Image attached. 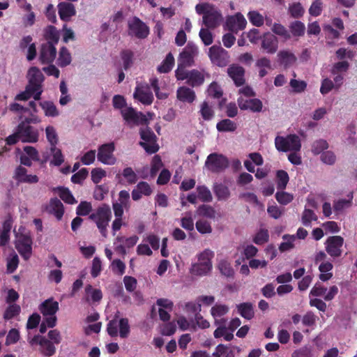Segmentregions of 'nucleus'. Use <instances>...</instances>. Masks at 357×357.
Wrapping results in <instances>:
<instances>
[{"label":"nucleus","mask_w":357,"mask_h":357,"mask_svg":"<svg viewBox=\"0 0 357 357\" xmlns=\"http://www.w3.org/2000/svg\"><path fill=\"white\" fill-rule=\"evenodd\" d=\"M139 238L134 235L127 238H124L123 236H117L114 244L116 245V250H119L122 253H126V248H130L133 247L138 241Z\"/></svg>","instance_id":"obj_29"},{"label":"nucleus","mask_w":357,"mask_h":357,"mask_svg":"<svg viewBox=\"0 0 357 357\" xmlns=\"http://www.w3.org/2000/svg\"><path fill=\"white\" fill-rule=\"evenodd\" d=\"M247 16L250 22L255 26L260 27L264 23V16L257 10L249 11Z\"/></svg>","instance_id":"obj_42"},{"label":"nucleus","mask_w":357,"mask_h":357,"mask_svg":"<svg viewBox=\"0 0 357 357\" xmlns=\"http://www.w3.org/2000/svg\"><path fill=\"white\" fill-rule=\"evenodd\" d=\"M46 210L48 213L53 214L58 220L61 219L64 212L63 204L56 198L50 199Z\"/></svg>","instance_id":"obj_31"},{"label":"nucleus","mask_w":357,"mask_h":357,"mask_svg":"<svg viewBox=\"0 0 357 357\" xmlns=\"http://www.w3.org/2000/svg\"><path fill=\"white\" fill-rule=\"evenodd\" d=\"M261 49L266 54H275L278 50V38L268 31L263 33L261 38Z\"/></svg>","instance_id":"obj_16"},{"label":"nucleus","mask_w":357,"mask_h":357,"mask_svg":"<svg viewBox=\"0 0 357 357\" xmlns=\"http://www.w3.org/2000/svg\"><path fill=\"white\" fill-rule=\"evenodd\" d=\"M349 67V63L348 61H342L335 63L331 70V73L332 75H336L337 73H343L347 71Z\"/></svg>","instance_id":"obj_62"},{"label":"nucleus","mask_w":357,"mask_h":357,"mask_svg":"<svg viewBox=\"0 0 357 357\" xmlns=\"http://www.w3.org/2000/svg\"><path fill=\"white\" fill-rule=\"evenodd\" d=\"M277 56L280 62L286 66L294 64L296 61L295 55L288 50L280 51Z\"/></svg>","instance_id":"obj_35"},{"label":"nucleus","mask_w":357,"mask_h":357,"mask_svg":"<svg viewBox=\"0 0 357 357\" xmlns=\"http://www.w3.org/2000/svg\"><path fill=\"white\" fill-rule=\"evenodd\" d=\"M323 10V1L321 0H314L309 9L308 12L311 16H319Z\"/></svg>","instance_id":"obj_56"},{"label":"nucleus","mask_w":357,"mask_h":357,"mask_svg":"<svg viewBox=\"0 0 357 357\" xmlns=\"http://www.w3.org/2000/svg\"><path fill=\"white\" fill-rule=\"evenodd\" d=\"M328 148V144L326 140L319 139L313 142L312 145V152L314 155H318L323 153V151Z\"/></svg>","instance_id":"obj_60"},{"label":"nucleus","mask_w":357,"mask_h":357,"mask_svg":"<svg viewBox=\"0 0 357 357\" xmlns=\"http://www.w3.org/2000/svg\"><path fill=\"white\" fill-rule=\"evenodd\" d=\"M56 48L51 43L43 45L41 47L40 60L42 63H52L56 56Z\"/></svg>","instance_id":"obj_25"},{"label":"nucleus","mask_w":357,"mask_h":357,"mask_svg":"<svg viewBox=\"0 0 357 357\" xmlns=\"http://www.w3.org/2000/svg\"><path fill=\"white\" fill-rule=\"evenodd\" d=\"M317 217L313 211L305 208L302 217L301 221L305 226H309L312 221L317 220Z\"/></svg>","instance_id":"obj_64"},{"label":"nucleus","mask_w":357,"mask_h":357,"mask_svg":"<svg viewBox=\"0 0 357 357\" xmlns=\"http://www.w3.org/2000/svg\"><path fill=\"white\" fill-rule=\"evenodd\" d=\"M237 101L239 108L242 110H250L252 112H260L263 108L262 102L258 98L247 100L240 96Z\"/></svg>","instance_id":"obj_24"},{"label":"nucleus","mask_w":357,"mask_h":357,"mask_svg":"<svg viewBox=\"0 0 357 357\" xmlns=\"http://www.w3.org/2000/svg\"><path fill=\"white\" fill-rule=\"evenodd\" d=\"M175 76L177 80H186V83L192 87L201 86L209 75L204 70L193 69L188 70L181 67H177L175 70Z\"/></svg>","instance_id":"obj_4"},{"label":"nucleus","mask_w":357,"mask_h":357,"mask_svg":"<svg viewBox=\"0 0 357 357\" xmlns=\"http://www.w3.org/2000/svg\"><path fill=\"white\" fill-rule=\"evenodd\" d=\"M228 305L223 303H216L213 305L210 310V314L214 319L215 325L225 324L226 320L222 317L229 312Z\"/></svg>","instance_id":"obj_23"},{"label":"nucleus","mask_w":357,"mask_h":357,"mask_svg":"<svg viewBox=\"0 0 357 357\" xmlns=\"http://www.w3.org/2000/svg\"><path fill=\"white\" fill-rule=\"evenodd\" d=\"M214 252L210 249H205L196 256L197 261L193 263L190 272L193 275L204 276L208 274L212 269V259Z\"/></svg>","instance_id":"obj_3"},{"label":"nucleus","mask_w":357,"mask_h":357,"mask_svg":"<svg viewBox=\"0 0 357 357\" xmlns=\"http://www.w3.org/2000/svg\"><path fill=\"white\" fill-rule=\"evenodd\" d=\"M112 218V211L109 205L102 204L89 215L103 237L107 236V227Z\"/></svg>","instance_id":"obj_5"},{"label":"nucleus","mask_w":357,"mask_h":357,"mask_svg":"<svg viewBox=\"0 0 357 357\" xmlns=\"http://www.w3.org/2000/svg\"><path fill=\"white\" fill-rule=\"evenodd\" d=\"M204 166L208 171L218 172L227 167L228 160L223 155L214 153L208 155Z\"/></svg>","instance_id":"obj_12"},{"label":"nucleus","mask_w":357,"mask_h":357,"mask_svg":"<svg viewBox=\"0 0 357 357\" xmlns=\"http://www.w3.org/2000/svg\"><path fill=\"white\" fill-rule=\"evenodd\" d=\"M344 238L340 236H333L326 241V250L331 257H340L342 254V247Z\"/></svg>","instance_id":"obj_20"},{"label":"nucleus","mask_w":357,"mask_h":357,"mask_svg":"<svg viewBox=\"0 0 357 357\" xmlns=\"http://www.w3.org/2000/svg\"><path fill=\"white\" fill-rule=\"evenodd\" d=\"M32 240L30 232L24 227H20L16 232L15 247L21 256L28 259L31 255L32 251Z\"/></svg>","instance_id":"obj_6"},{"label":"nucleus","mask_w":357,"mask_h":357,"mask_svg":"<svg viewBox=\"0 0 357 357\" xmlns=\"http://www.w3.org/2000/svg\"><path fill=\"white\" fill-rule=\"evenodd\" d=\"M13 178L20 183L33 184L38 183L39 181L37 175L29 174L27 169L21 165L15 169Z\"/></svg>","instance_id":"obj_19"},{"label":"nucleus","mask_w":357,"mask_h":357,"mask_svg":"<svg viewBox=\"0 0 357 357\" xmlns=\"http://www.w3.org/2000/svg\"><path fill=\"white\" fill-rule=\"evenodd\" d=\"M174 64V58L171 53H169L162 63L158 66V71L160 73L169 72Z\"/></svg>","instance_id":"obj_43"},{"label":"nucleus","mask_w":357,"mask_h":357,"mask_svg":"<svg viewBox=\"0 0 357 357\" xmlns=\"http://www.w3.org/2000/svg\"><path fill=\"white\" fill-rule=\"evenodd\" d=\"M107 331L111 337L119 336L121 338H126L130 334L128 320L124 318H114L108 323Z\"/></svg>","instance_id":"obj_8"},{"label":"nucleus","mask_w":357,"mask_h":357,"mask_svg":"<svg viewBox=\"0 0 357 357\" xmlns=\"http://www.w3.org/2000/svg\"><path fill=\"white\" fill-rule=\"evenodd\" d=\"M141 138L142 142L140 145L149 153H154L158 151L159 147L155 142L154 133L149 128L141 130Z\"/></svg>","instance_id":"obj_15"},{"label":"nucleus","mask_w":357,"mask_h":357,"mask_svg":"<svg viewBox=\"0 0 357 357\" xmlns=\"http://www.w3.org/2000/svg\"><path fill=\"white\" fill-rule=\"evenodd\" d=\"M45 36L47 40H50V43H57L60 35L59 31L54 26H49L45 29Z\"/></svg>","instance_id":"obj_55"},{"label":"nucleus","mask_w":357,"mask_h":357,"mask_svg":"<svg viewBox=\"0 0 357 357\" xmlns=\"http://www.w3.org/2000/svg\"><path fill=\"white\" fill-rule=\"evenodd\" d=\"M30 344L31 345L34 344H40L41 347L42 351L46 356H52L55 352V347L54 345L47 340L45 339L40 336H35L30 340Z\"/></svg>","instance_id":"obj_28"},{"label":"nucleus","mask_w":357,"mask_h":357,"mask_svg":"<svg viewBox=\"0 0 357 357\" xmlns=\"http://www.w3.org/2000/svg\"><path fill=\"white\" fill-rule=\"evenodd\" d=\"M195 10L199 15H202L203 22L208 28H215L223 20L220 11L213 4L199 3L195 6Z\"/></svg>","instance_id":"obj_2"},{"label":"nucleus","mask_w":357,"mask_h":357,"mask_svg":"<svg viewBox=\"0 0 357 357\" xmlns=\"http://www.w3.org/2000/svg\"><path fill=\"white\" fill-rule=\"evenodd\" d=\"M45 136L50 147L56 146L59 142V135L56 130L52 126H48L45 128Z\"/></svg>","instance_id":"obj_40"},{"label":"nucleus","mask_w":357,"mask_h":357,"mask_svg":"<svg viewBox=\"0 0 357 357\" xmlns=\"http://www.w3.org/2000/svg\"><path fill=\"white\" fill-rule=\"evenodd\" d=\"M58 10L60 18L64 21L69 20L76 13L74 5L67 2L59 3Z\"/></svg>","instance_id":"obj_30"},{"label":"nucleus","mask_w":357,"mask_h":357,"mask_svg":"<svg viewBox=\"0 0 357 357\" xmlns=\"http://www.w3.org/2000/svg\"><path fill=\"white\" fill-rule=\"evenodd\" d=\"M39 310L45 318L48 328L54 327L56 323L55 314L59 310V303L53 298L47 299L40 305Z\"/></svg>","instance_id":"obj_9"},{"label":"nucleus","mask_w":357,"mask_h":357,"mask_svg":"<svg viewBox=\"0 0 357 357\" xmlns=\"http://www.w3.org/2000/svg\"><path fill=\"white\" fill-rule=\"evenodd\" d=\"M55 193H57L60 198L66 203L69 204H76L77 202L70 192V191L66 188L58 187L53 189Z\"/></svg>","instance_id":"obj_34"},{"label":"nucleus","mask_w":357,"mask_h":357,"mask_svg":"<svg viewBox=\"0 0 357 357\" xmlns=\"http://www.w3.org/2000/svg\"><path fill=\"white\" fill-rule=\"evenodd\" d=\"M227 73L236 86H241L244 83L245 70L243 67L238 65H232L227 68Z\"/></svg>","instance_id":"obj_26"},{"label":"nucleus","mask_w":357,"mask_h":357,"mask_svg":"<svg viewBox=\"0 0 357 357\" xmlns=\"http://www.w3.org/2000/svg\"><path fill=\"white\" fill-rule=\"evenodd\" d=\"M246 25L247 21L244 16L240 13L228 17L226 21L227 28L234 33H237L244 29Z\"/></svg>","instance_id":"obj_22"},{"label":"nucleus","mask_w":357,"mask_h":357,"mask_svg":"<svg viewBox=\"0 0 357 357\" xmlns=\"http://www.w3.org/2000/svg\"><path fill=\"white\" fill-rule=\"evenodd\" d=\"M208 56L212 63L218 66H225L229 61L228 52L220 46L211 47Z\"/></svg>","instance_id":"obj_17"},{"label":"nucleus","mask_w":357,"mask_h":357,"mask_svg":"<svg viewBox=\"0 0 357 357\" xmlns=\"http://www.w3.org/2000/svg\"><path fill=\"white\" fill-rule=\"evenodd\" d=\"M289 181V177L287 172L278 170L276 172L277 188L280 190H284Z\"/></svg>","instance_id":"obj_44"},{"label":"nucleus","mask_w":357,"mask_h":357,"mask_svg":"<svg viewBox=\"0 0 357 357\" xmlns=\"http://www.w3.org/2000/svg\"><path fill=\"white\" fill-rule=\"evenodd\" d=\"M71 62V55L66 47H62L59 52L58 64L64 67L69 65Z\"/></svg>","instance_id":"obj_52"},{"label":"nucleus","mask_w":357,"mask_h":357,"mask_svg":"<svg viewBox=\"0 0 357 357\" xmlns=\"http://www.w3.org/2000/svg\"><path fill=\"white\" fill-rule=\"evenodd\" d=\"M40 105L45 116L50 117H55L59 116V112L52 102L44 101L40 102Z\"/></svg>","instance_id":"obj_41"},{"label":"nucleus","mask_w":357,"mask_h":357,"mask_svg":"<svg viewBox=\"0 0 357 357\" xmlns=\"http://www.w3.org/2000/svg\"><path fill=\"white\" fill-rule=\"evenodd\" d=\"M135 100L144 105H151L153 100V96L147 84H138L133 94Z\"/></svg>","instance_id":"obj_21"},{"label":"nucleus","mask_w":357,"mask_h":357,"mask_svg":"<svg viewBox=\"0 0 357 357\" xmlns=\"http://www.w3.org/2000/svg\"><path fill=\"white\" fill-rule=\"evenodd\" d=\"M238 310L241 315L247 319H250L253 317L254 312L250 304H241L238 306Z\"/></svg>","instance_id":"obj_61"},{"label":"nucleus","mask_w":357,"mask_h":357,"mask_svg":"<svg viewBox=\"0 0 357 357\" xmlns=\"http://www.w3.org/2000/svg\"><path fill=\"white\" fill-rule=\"evenodd\" d=\"M332 268L333 265L331 263L328 261L322 262L319 266L320 271L319 279L324 282L329 280L333 277V273L331 272Z\"/></svg>","instance_id":"obj_36"},{"label":"nucleus","mask_w":357,"mask_h":357,"mask_svg":"<svg viewBox=\"0 0 357 357\" xmlns=\"http://www.w3.org/2000/svg\"><path fill=\"white\" fill-rule=\"evenodd\" d=\"M289 85L291 91L296 93H301L305 91L307 83L303 80L292 79L290 80Z\"/></svg>","instance_id":"obj_54"},{"label":"nucleus","mask_w":357,"mask_h":357,"mask_svg":"<svg viewBox=\"0 0 357 357\" xmlns=\"http://www.w3.org/2000/svg\"><path fill=\"white\" fill-rule=\"evenodd\" d=\"M50 151L52 155L51 163L56 166L60 165L63 162V155L61 151L56 146H52L50 147Z\"/></svg>","instance_id":"obj_59"},{"label":"nucleus","mask_w":357,"mask_h":357,"mask_svg":"<svg viewBox=\"0 0 357 357\" xmlns=\"http://www.w3.org/2000/svg\"><path fill=\"white\" fill-rule=\"evenodd\" d=\"M126 123L130 127L138 126L140 124H146L149 120L152 119L153 114L148 113L149 118L142 112H137L132 107L124 108L121 112Z\"/></svg>","instance_id":"obj_10"},{"label":"nucleus","mask_w":357,"mask_h":357,"mask_svg":"<svg viewBox=\"0 0 357 357\" xmlns=\"http://www.w3.org/2000/svg\"><path fill=\"white\" fill-rule=\"evenodd\" d=\"M20 307L17 304H9L3 314V318L6 320L13 319L19 314Z\"/></svg>","instance_id":"obj_58"},{"label":"nucleus","mask_w":357,"mask_h":357,"mask_svg":"<svg viewBox=\"0 0 357 357\" xmlns=\"http://www.w3.org/2000/svg\"><path fill=\"white\" fill-rule=\"evenodd\" d=\"M218 267L220 273L225 276L230 277L234 274V270L230 263L226 259H220L218 262Z\"/></svg>","instance_id":"obj_51"},{"label":"nucleus","mask_w":357,"mask_h":357,"mask_svg":"<svg viewBox=\"0 0 357 357\" xmlns=\"http://www.w3.org/2000/svg\"><path fill=\"white\" fill-rule=\"evenodd\" d=\"M106 175L107 173L105 170L101 167L94 168L91 172V180L96 184L99 183L101 180L106 176Z\"/></svg>","instance_id":"obj_63"},{"label":"nucleus","mask_w":357,"mask_h":357,"mask_svg":"<svg viewBox=\"0 0 357 357\" xmlns=\"http://www.w3.org/2000/svg\"><path fill=\"white\" fill-rule=\"evenodd\" d=\"M26 77L29 84L25 91L16 96V100H26L31 97L39 100L43 92L42 84L45 79L43 74L39 68L31 67L27 72Z\"/></svg>","instance_id":"obj_1"},{"label":"nucleus","mask_w":357,"mask_h":357,"mask_svg":"<svg viewBox=\"0 0 357 357\" xmlns=\"http://www.w3.org/2000/svg\"><path fill=\"white\" fill-rule=\"evenodd\" d=\"M128 33L139 38H146L149 33L148 26L139 18L134 17L128 22Z\"/></svg>","instance_id":"obj_18"},{"label":"nucleus","mask_w":357,"mask_h":357,"mask_svg":"<svg viewBox=\"0 0 357 357\" xmlns=\"http://www.w3.org/2000/svg\"><path fill=\"white\" fill-rule=\"evenodd\" d=\"M271 29L274 34L281 36L285 40H288L291 38L288 30L280 23H273Z\"/></svg>","instance_id":"obj_45"},{"label":"nucleus","mask_w":357,"mask_h":357,"mask_svg":"<svg viewBox=\"0 0 357 357\" xmlns=\"http://www.w3.org/2000/svg\"><path fill=\"white\" fill-rule=\"evenodd\" d=\"M86 299L92 302H98L102 298V292L99 289H93L91 286L86 287Z\"/></svg>","instance_id":"obj_53"},{"label":"nucleus","mask_w":357,"mask_h":357,"mask_svg":"<svg viewBox=\"0 0 357 357\" xmlns=\"http://www.w3.org/2000/svg\"><path fill=\"white\" fill-rule=\"evenodd\" d=\"M152 193V189L146 182H139L132 192V197L135 201L139 200L144 196H149Z\"/></svg>","instance_id":"obj_32"},{"label":"nucleus","mask_w":357,"mask_h":357,"mask_svg":"<svg viewBox=\"0 0 357 357\" xmlns=\"http://www.w3.org/2000/svg\"><path fill=\"white\" fill-rule=\"evenodd\" d=\"M275 199L279 204L282 205H287L292 202L294 199V195L282 190L281 191H278L275 193Z\"/></svg>","instance_id":"obj_50"},{"label":"nucleus","mask_w":357,"mask_h":357,"mask_svg":"<svg viewBox=\"0 0 357 357\" xmlns=\"http://www.w3.org/2000/svg\"><path fill=\"white\" fill-rule=\"evenodd\" d=\"M283 241L279 246L281 252H286L293 249L295 246L296 236L294 235L285 234L282 236Z\"/></svg>","instance_id":"obj_39"},{"label":"nucleus","mask_w":357,"mask_h":357,"mask_svg":"<svg viewBox=\"0 0 357 357\" xmlns=\"http://www.w3.org/2000/svg\"><path fill=\"white\" fill-rule=\"evenodd\" d=\"M288 13L293 18H300L303 16L305 8L300 2H292L289 4Z\"/></svg>","instance_id":"obj_37"},{"label":"nucleus","mask_w":357,"mask_h":357,"mask_svg":"<svg viewBox=\"0 0 357 357\" xmlns=\"http://www.w3.org/2000/svg\"><path fill=\"white\" fill-rule=\"evenodd\" d=\"M115 145L113 142L104 144L98 149V160L105 165H114L117 158L114 155Z\"/></svg>","instance_id":"obj_11"},{"label":"nucleus","mask_w":357,"mask_h":357,"mask_svg":"<svg viewBox=\"0 0 357 357\" xmlns=\"http://www.w3.org/2000/svg\"><path fill=\"white\" fill-rule=\"evenodd\" d=\"M196 229L201 234H210L213 231L211 223L206 220L200 219L196 222Z\"/></svg>","instance_id":"obj_47"},{"label":"nucleus","mask_w":357,"mask_h":357,"mask_svg":"<svg viewBox=\"0 0 357 357\" xmlns=\"http://www.w3.org/2000/svg\"><path fill=\"white\" fill-rule=\"evenodd\" d=\"M275 146L278 151H299L301 142L296 135H289L286 137L278 136L275 139Z\"/></svg>","instance_id":"obj_7"},{"label":"nucleus","mask_w":357,"mask_h":357,"mask_svg":"<svg viewBox=\"0 0 357 357\" xmlns=\"http://www.w3.org/2000/svg\"><path fill=\"white\" fill-rule=\"evenodd\" d=\"M176 98L181 102L192 103L196 99V94L190 88L182 86L177 89Z\"/></svg>","instance_id":"obj_27"},{"label":"nucleus","mask_w":357,"mask_h":357,"mask_svg":"<svg viewBox=\"0 0 357 357\" xmlns=\"http://www.w3.org/2000/svg\"><path fill=\"white\" fill-rule=\"evenodd\" d=\"M197 54V47L192 43H188L179 55L178 59V67L185 68L188 66H192L194 63V59Z\"/></svg>","instance_id":"obj_13"},{"label":"nucleus","mask_w":357,"mask_h":357,"mask_svg":"<svg viewBox=\"0 0 357 357\" xmlns=\"http://www.w3.org/2000/svg\"><path fill=\"white\" fill-rule=\"evenodd\" d=\"M248 158L249 159L245 160L244 166L250 172H255V169L254 165L259 166L264 162L263 158L259 153H250L248 155Z\"/></svg>","instance_id":"obj_33"},{"label":"nucleus","mask_w":357,"mask_h":357,"mask_svg":"<svg viewBox=\"0 0 357 357\" xmlns=\"http://www.w3.org/2000/svg\"><path fill=\"white\" fill-rule=\"evenodd\" d=\"M197 214L203 218L214 219L216 213L213 207L208 205H202L197 209Z\"/></svg>","instance_id":"obj_46"},{"label":"nucleus","mask_w":357,"mask_h":357,"mask_svg":"<svg viewBox=\"0 0 357 357\" xmlns=\"http://www.w3.org/2000/svg\"><path fill=\"white\" fill-rule=\"evenodd\" d=\"M216 128L220 132H233L236 129V124L229 119H224L217 123Z\"/></svg>","instance_id":"obj_48"},{"label":"nucleus","mask_w":357,"mask_h":357,"mask_svg":"<svg viewBox=\"0 0 357 357\" xmlns=\"http://www.w3.org/2000/svg\"><path fill=\"white\" fill-rule=\"evenodd\" d=\"M17 129L22 142L36 143L38 141L39 132L33 126L26 124L24 122H22L18 125Z\"/></svg>","instance_id":"obj_14"},{"label":"nucleus","mask_w":357,"mask_h":357,"mask_svg":"<svg viewBox=\"0 0 357 357\" xmlns=\"http://www.w3.org/2000/svg\"><path fill=\"white\" fill-rule=\"evenodd\" d=\"M289 29L294 36H302L305 33V26L301 21H295L290 24Z\"/></svg>","instance_id":"obj_49"},{"label":"nucleus","mask_w":357,"mask_h":357,"mask_svg":"<svg viewBox=\"0 0 357 357\" xmlns=\"http://www.w3.org/2000/svg\"><path fill=\"white\" fill-rule=\"evenodd\" d=\"M181 226L188 231L194 230V220L192 213L189 211L182 214V217L180 219Z\"/></svg>","instance_id":"obj_38"},{"label":"nucleus","mask_w":357,"mask_h":357,"mask_svg":"<svg viewBox=\"0 0 357 357\" xmlns=\"http://www.w3.org/2000/svg\"><path fill=\"white\" fill-rule=\"evenodd\" d=\"M214 192L218 199H227L230 195L228 188L222 184L215 185Z\"/></svg>","instance_id":"obj_57"}]
</instances>
